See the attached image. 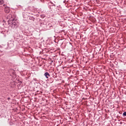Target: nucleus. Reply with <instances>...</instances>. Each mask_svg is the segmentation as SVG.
Instances as JSON below:
<instances>
[{"label":"nucleus","mask_w":126,"mask_h":126,"mask_svg":"<svg viewBox=\"0 0 126 126\" xmlns=\"http://www.w3.org/2000/svg\"><path fill=\"white\" fill-rule=\"evenodd\" d=\"M123 116H125V117L126 116V112L123 113Z\"/></svg>","instance_id":"6"},{"label":"nucleus","mask_w":126,"mask_h":126,"mask_svg":"<svg viewBox=\"0 0 126 126\" xmlns=\"http://www.w3.org/2000/svg\"><path fill=\"white\" fill-rule=\"evenodd\" d=\"M4 11L6 13H9L10 10L8 7H5L4 8Z\"/></svg>","instance_id":"2"},{"label":"nucleus","mask_w":126,"mask_h":126,"mask_svg":"<svg viewBox=\"0 0 126 126\" xmlns=\"http://www.w3.org/2000/svg\"><path fill=\"white\" fill-rule=\"evenodd\" d=\"M8 18H9V20L10 21H14V18H12V15H8Z\"/></svg>","instance_id":"1"},{"label":"nucleus","mask_w":126,"mask_h":126,"mask_svg":"<svg viewBox=\"0 0 126 126\" xmlns=\"http://www.w3.org/2000/svg\"><path fill=\"white\" fill-rule=\"evenodd\" d=\"M44 75L46 78H49V77H50V74L48 72H45Z\"/></svg>","instance_id":"3"},{"label":"nucleus","mask_w":126,"mask_h":126,"mask_svg":"<svg viewBox=\"0 0 126 126\" xmlns=\"http://www.w3.org/2000/svg\"><path fill=\"white\" fill-rule=\"evenodd\" d=\"M13 25L15 26V27H18V26L16 23H13L12 24V26H13Z\"/></svg>","instance_id":"5"},{"label":"nucleus","mask_w":126,"mask_h":126,"mask_svg":"<svg viewBox=\"0 0 126 126\" xmlns=\"http://www.w3.org/2000/svg\"><path fill=\"white\" fill-rule=\"evenodd\" d=\"M4 2L3 0H0V5L3 4Z\"/></svg>","instance_id":"4"}]
</instances>
